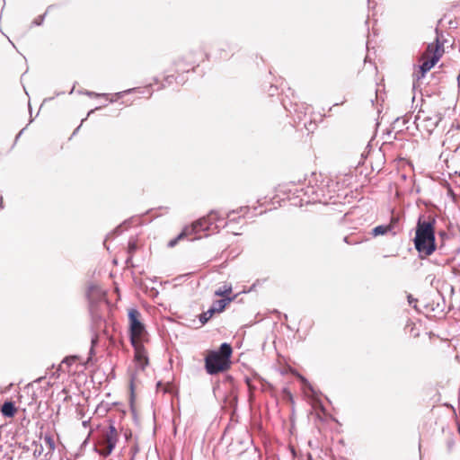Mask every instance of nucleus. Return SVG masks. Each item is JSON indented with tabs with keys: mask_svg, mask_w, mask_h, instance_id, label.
Returning a JSON list of instances; mask_svg holds the SVG:
<instances>
[{
	"mask_svg": "<svg viewBox=\"0 0 460 460\" xmlns=\"http://www.w3.org/2000/svg\"><path fill=\"white\" fill-rule=\"evenodd\" d=\"M174 65L176 66V70L175 72L178 75V76H175V83L177 84H183L185 82H186V79L185 77L183 76V74L184 73H189L190 71V68L188 67H185V58H178L175 62H174ZM192 63H190V64H186V66H191Z\"/></svg>",
	"mask_w": 460,
	"mask_h": 460,
	"instance_id": "13",
	"label": "nucleus"
},
{
	"mask_svg": "<svg viewBox=\"0 0 460 460\" xmlns=\"http://www.w3.org/2000/svg\"><path fill=\"white\" fill-rule=\"evenodd\" d=\"M86 119H83L81 123H83ZM82 124H80L73 132V135H75L76 133H78V130L80 129V127H81Z\"/></svg>",
	"mask_w": 460,
	"mask_h": 460,
	"instance_id": "40",
	"label": "nucleus"
},
{
	"mask_svg": "<svg viewBox=\"0 0 460 460\" xmlns=\"http://www.w3.org/2000/svg\"><path fill=\"white\" fill-rule=\"evenodd\" d=\"M119 440V433L113 421H111L108 428L102 431V436L97 444L95 451L102 456H109L116 447Z\"/></svg>",
	"mask_w": 460,
	"mask_h": 460,
	"instance_id": "4",
	"label": "nucleus"
},
{
	"mask_svg": "<svg viewBox=\"0 0 460 460\" xmlns=\"http://www.w3.org/2000/svg\"><path fill=\"white\" fill-rule=\"evenodd\" d=\"M0 2L2 3L3 6H2V10L4 9V4H5V1L4 0H0Z\"/></svg>",
	"mask_w": 460,
	"mask_h": 460,
	"instance_id": "42",
	"label": "nucleus"
},
{
	"mask_svg": "<svg viewBox=\"0 0 460 460\" xmlns=\"http://www.w3.org/2000/svg\"><path fill=\"white\" fill-rule=\"evenodd\" d=\"M129 324V338L131 341L143 340L146 334L145 324L141 322V314L136 308H130L128 313Z\"/></svg>",
	"mask_w": 460,
	"mask_h": 460,
	"instance_id": "6",
	"label": "nucleus"
},
{
	"mask_svg": "<svg viewBox=\"0 0 460 460\" xmlns=\"http://www.w3.org/2000/svg\"><path fill=\"white\" fill-rule=\"evenodd\" d=\"M101 107H96L95 109H93L91 110L88 113H87V117H89L91 114H93L95 111L97 110H100Z\"/></svg>",
	"mask_w": 460,
	"mask_h": 460,
	"instance_id": "39",
	"label": "nucleus"
},
{
	"mask_svg": "<svg viewBox=\"0 0 460 460\" xmlns=\"http://www.w3.org/2000/svg\"><path fill=\"white\" fill-rule=\"evenodd\" d=\"M249 210V207H241L239 209H237L236 211L235 210H232L230 211L228 214H227V218L229 220V222H235L236 221V218L235 217H233L232 216L234 215V214H238V213H243L245 214L247 211Z\"/></svg>",
	"mask_w": 460,
	"mask_h": 460,
	"instance_id": "23",
	"label": "nucleus"
},
{
	"mask_svg": "<svg viewBox=\"0 0 460 460\" xmlns=\"http://www.w3.org/2000/svg\"><path fill=\"white\" fill-rule=\"evenodd\" d=\"M440 55H438V50L433 54V57L424 60L420 66H418V69L413 73V80L419 81L436 65L438 61Z\"/></svg>",
	"mask_w": 460,
	"mask_h": 460,
	"instance_id": "10",
	"label": "nucleus"
},
{
	"mask_svg": "<svg viewBox=\"0 0 460 460\" xmlns=\"http://www.w3.org/2000/svg\"><path fill=\"white\" fill-rule=\"evenodd\" d=\"M122 226H117L111 234L112 235H119L122 233Z\"/></svg>",
	"mask_w": 460,
	"mask_h": 460,
	"instance_id": "33",
	"label": "nucleus"
},
{
	"mask_svg": "<svg viewBox=\"0 0 460 460\" xmlns=\"http://www.w3.org/2000/svg\"><path fill=\"white\" fill-rule=\"evenodd\" d=\"M246 384H247V385H248V387H249V390H250L251 392H252L253 389H255V388L252 385V384H251V380H250L249 378H246Z\"/></svg>",
	"mask_w": 460,
	"mask_h": 460,
	"instance_id": "36",
	"label": "nucleus"
},
{
	"mask_svg": "<svg viewBox=\"0 0 460 460\" xmlns=\"http://www.w3.org/2000/svg\"><path fill=\"white\" fill-rule=\"evenodd\" d=\"M216 352L218 353L222 357V358L225 359V361L226 360L227 362L230 363V358H231V355L233 352V349H232V347L230 344H228L226 342L222 343L219 347V349Z\"/></svg>",
	"mask_w": 460,
	"mask_h": 460,
	"instance_id": "16",
	"label": "nucleus"
},
{
	"mask_svg": "<svg viewBox=\"0 0 460 460\" xmlns=\"http://www.w3.org/2000/svg\"><path fill=\"white\" fill-rule=\"evenodd\" d=\"M299 379L303 385H305L310 390H313L311 384L308 382V380L305 377H304L303 376H299Z\"/></svg>",
	"mask_w": 460,
	"mask_h": 460,
	"instance_id": "32",
	"label": "nucleus"
},
{
	"mask_svg": "<svg viewBox=\"0 0 460 460\" xmlns=\"http://www.w3.org/2000/svg\"><path fill=\"white\" fill-rule=\"evenodd\" d=\"M433 263L443 266L449 263V259L447 258H440L439 260L432 261Z\"/></svg>",
	"mask_w": 460,
	"mask_h": 460,
	"instance_id": "30",
	"label": "nucleus"
},
{
	"mask_svg": "<svg viewBox=\"0 0 460 460\" xmlns=\"http://www.w3.org/2000/svg\"><path fill=\"white\" fill-rule=\"evenodd\" d=\"M98 343V338L97 336L92 338L91 341V348L89 350V357L87 358L86 361L83 363V365L86 367L89 364H93V356L94 355V346Z\"/></svg>",
	"mask_w": 460,
	"mask_h": 460,
	"instance_id": "20",
	"label": "nucleus"
},
{
	"mask_svg": "<svg viewBox=\"0 0 460 460\" xmlns=\"http://www.w3.org/2000/svg\"><path fill=\"white\" fill-rule=\"evenodd\" d=\"M53 99H54V97H50V98H49V99H45V100H44V102H47V101H49V100H53Z\"/></svg>",
	"mask_w": 460,
	"mask_h": 460,
	"instance_id": "45",
	"label": "nucleus"
},
{
	"mask_svg": "<svg viewBox=\"0 0 460 460\" xmlns=\"http://www.w3.org/2000/svg\"><path fill=\"white\" fill-rule=\"evenodd\" d=\"M281 103L283 108L293 118L295 123H300L303 118L305 117L306 112L302 110H306L307 108H305L303 104L293 103L290 100L286 99H282Z\"/></svg>",
	"mask_w": 460,
	"mask_h": 460,
	"instance_id": "9",
	"label": "nucleus"
},
{
	"mask_svg": "<svg viewBox=\"0 0 460 460\" xmlns=\"http://www.w3.org/2000/svg\"><path fill=\"white\" fill-rule=\"evenodd\" d=\"M131 93H142L141 91V88L140 87H134V88H130V89H128V90H125V91H121V92H118L116 93H114L111 98H110V102H117V100L124 97L125 95L127 94H129Z\"/></svg>",
	"mask_w": 460,
	"mask_h": 460,
	"instance_id": "18",
	"label": "nucleus"
},
{
	"mask_svg": "<svg viewBox=\"0 0 460 460\" xmlns=\"http://www.w3.org/2000/svg\"><path fill=\"white\" fill-rule=\"evenodd\" d=\"M75 85L72 87V89H71V90H70V92H69V94L73 93V92H74V90H75Z\"/></svg>",
	"mask_w": 460,
	"mask_h": 460,
	"instance_id": "44",
	"label": "nucleus"
},
{
	"mask_svg": "<svg viewBox=\"0 0 460 460\" xmlns=\"http://www.w3.org/2000/svg\"><path fill=\"white\" fill-rule=\"evenodd\" d=\"M130 342L135 349V359L137 364L142 370H144L149 361L147 353L142 344V340L131 341Z\"/></svg>",
	"mask_w": 460,
	"mask_h": 460,
	"instance_id": "11",
	"label": "nucleus"
},
{
	"mask_svg": "<svg viewBox=\"0 0 460 460\" xmlns=\"http://www.w3.org/2000/svg\"><path fill=\"white\" fill-rule=\"evenodd\" d=\"M331 184L332 181L330 179H323L322 181L316 180V183L314 185L309 184L301 188L300 191L303 193L301 197V200L305 203H323L328 204L331 199L333 198L331 190Z\"/></svg>",
	"mask_w": 460,
	"mask_h": 460,
	"instance_id": "2",
	"label": "nucleus"
},
{
	"mask_svg": "<svg viewBox=\"0 0 460 460\" xmlns=\"http://www.w3.org/2000/svg\"><path fill=\"white\" fill-rule=\"evenodd\" d=\"M137 243L134 240H129L128 244V253L129 255H133L134 252L137 251Z\"/></svg>",
	"mask_w": 460,
	"mask_h": 460,
	"instance_id": "27",
	"label": "nucleus"
},
{
	"mask_svg": "<svg viewBox=\"0 0 460 460\" xmlns=\"http://www.w3.org/2000/svg\"><path fill=\"white\" fill-rule=\"evenodd\" d=\"M234 298L235 296L213 301L211 306L206 312L199 315V320L201 324H206L216 314L224 312L227 305L234 301Z\"/></svg>",
	"mask_w": 460,
	"mask_h": 460,
	"instance_id": "8",
	"label": "nucleus"
},
{
	"mask_svg": "<svg viewBox=\"0 0 460 460\" xmlns=\"http://www.w3.org/2000/svg\"><path fill=\"white\" fill-rule=\"evenodd\" d=\"M46 14L47 13L39 15L37 18H35L31 22V26H40L45 20Z\"/></svg>",
	"mask_w": 460,
	"mask_h": 460,
	"instance_id": "28",
	"label": "nucleus"
},
{
	"mask_svg": "<svg viewBox=\"0 0 460 460\" xmlns=\"http://www.w3.org/2000/svg\"><path fill=\"white\" fill-rule=\"evenodd\" d=\"M407 300H408L409 305H412V307H413L414 309H416V310H417V303H418V299H417V298H415V297H413V296H412V295L409 294V295L407 296Z\"/></svg>",
	"mask_w": 460,
	"mask_h": 460,
	"instance_id": "29",
	"label": "nucleus"
},
{
	"mask_svg": "<svg viewBox=\"0 0 460 460\" xmlns=\"http://www.w3.org/2000/svg\"><path fill=\"white\" fill-rule=\"evenodd\" d=\"M84 90H78V91H77V93H78V94H84Z\"/></svg>",
	"mask_w": 460,
	"mask_h": 460,
	"instance_id": "43",
	"label": "nucleus"
},
{
	"mask_svg": "<svg viewBox=\"0 0 460 460\" xmlns=\"http://www.w3.org/2000/svg\"><path fill=\"white\" fill-rule=\"evenodd\" d=\"M344 242L348 244H355V243H358V241H354L352 240V238L350 236H345L344 237Z\"/></svg>",
	"mask_w": 460,
	"mask_h": 460,
	"instance_id": "34",
	"label": "nucleus"
},
{
	"mask_svg": "<svg viewBox=\"0 0 460 460\" xmlns=\"http://www.w3.org/2000/svg\"><path fill=\"white\" fill-rule=\"evenodd\" d=\"M32 121H33V119H32V118H31V119H30L29 123H31V122H32Z\"/></svg>",
	"mask_w": 460,
	"mask_h": 460,
	"instance_id": "48",
	"label": "nucleus"
},
{
	"mask_svg": "<svg viewBox=\"0 0 460 460\" xmlns=\"http://www.w3.org/2000/svg\"><path fill=\"white\" fill-rule=\"evenodd\" d=\"M175 82V76L173 75H166L164 79V83L161 85V88H165L166 86H170Z\"/></svg>",
	"mask_w": 460,
	"mask_h": 460,
	"instance_id": "26",
	"label": "nucleus"
},
{
	"mask_svg": "<svg viewBox=\"0 0 460 460\" xmlns=\"http://www.w3.org/2000/svg\"><path fill=\"white\" fill-rule=\"evenodd\" d=\"M44 441L49 447V451L46 453L45 456L47 457L49 455H51L55 450V442L51 435L46 434L44 436Z\"/></svg>",
	"mask_w": 460,
	"mask_h": 460,
	"instance_id": "21",
	"label": "nucleus"
},
{
	"mask_svg": "<svg viewBox=\"0 0 460 460\" xmlns=\"http://www.w3.org/2000/svg\"><path fill=\"white\" fill-rule=\"evenodd\" d=\"M420 119V116L418 114L415 117L414 120V122L417 125V128L421 126L426 131H428L429 133H432L433 130L438 127L439 121L441 120V118L438 115H436L434 118L426 117L420 122H419Z\"/></svg>",
	"mask_w": 460,
	"mask_h": 460,
	"instance_id": "12",
	"label": "nucleus"
},
{
	"mask_svg": "<svg viewBox=\"0 0 460 460\" xmlns=\"http://www.w3.org/2000/svg\"><path fill=\"white\" fill-rule=\"evenodd\" d=\"M1 412L4 417H13L16 413V407L14 402L12 401H5L1 407Z\"/></svg>",
	"mask_w": 460,
	"mask_h": 460,
	"instance_id": "15",
	"label": "nucleus"
},
{
	"mask_svg": "<svg viewBox=\"0 0 460 460\" xmlns=\"http://www.w3.org/2000/svg\"><path fill=\"white\" fill-rule=\"evenodd\" d=\"M31 446H33L35 448L33 450V456L35 459H38L43 453V446L40 441L34 440L31 443Z\"/></svg>",
	"mask_w": 460,
	"mask_h": 460,
	"instance_id": "22",
	"label": "nucleus"
},
{
	"mask_svg": "<svg viewBox=\"0 0 460 460\" xmlns=\"http://www.w3.org/2000/svg\"><path fill=\"white\" fill-rule=\"evenodd\" d=\"M26 129V127L23 128L15 137V139H14V144L18 141V139L21 137L22 134L23 133V131Z\"/></svg>",
	"mask_w": 460,
	"mask_h": 460,
	"instance_id": "35",
	"label": "nucleus"
},
{
	"mask_svg": "<svg viewBox=\"0 0 460 460\" xmlns=\"http://www.w3.org/2000/svg\"><path fill=\"white\" fill-rule=\"evenodd\" d=\"M232 293L231 285H224L215 291V296H221L222 298L230 297L228 295Z\"/></svg>",
	"mask_w": 460,
	"mask_h": 460,
	"instance_id": "19",
	"label": "nucleus"
},
{
	"mask_svg": "<svg viewBox=\"0 0 460 460\" xmlns=\"http://www.w3.org/2000/svg\"><path fill=\"white\" fill-rule=\"evenodd\" d=\"M278 92V88L277 86L271 84L270 87H269V90H268V93L270 96H274Z\"/></svg>",
	"mask_w": 460,
	"mask_h": 460,
	"instance_id": "31",
	"label": "nucleus"
},
{
	"mask_svg": "<svg viewBox=\"0 0 460 460\" xmlns=\"http://www.w3.org/2000/svg\"><path fill=\"white\" fill-rule=\"evenodd\" d=\"M435 225L436 218L431 216L427 218L420 216L418 218L413 243L421 260L430 256L437 250Z\"/></svg>",
	"mask_w": 460,
	"mask_h": 460,
	"instance_id": "1",
	"label": "nucleus"
},
{
	"mask_svg": "<svg viewBox=\"0 0 460 460\" xmlns=\"http://www.w3.org/2000/svg\"><path fill=\"white\" fill-rule=\"evenodd\" d=\"M77 359H79V357L76 356V355H71V356H67L66 357L62 362H61V365H60V369H62L63 366L64 365H66L68 367L73 364L75 363Z\"/></svg>",
	"mask_w": 460,
	"mask_h": 460,
	"instance_id": "24",
	"label": "nucleus"
},
{
	"mask_svg": "<svg viewBox=\"0 0 460 460\" xmlns=\"http://www.w3.org/2000/svg\"><path fill=\"white\" fill-rule=\"evenodd\" d=\"M439 234V236H440L441 238H443V239H444L445 237H447V234L446 232H444V231L439 232V234Z\"/></svg>",
	"mask_w": 460,
	"mask_h": 460,
	"instance_id": "41",
	"label": "nucleus"
},
{
	"mask_svg": "<svg viewBox=\"0 0 460 460\" xmlns=\"http://www.w3.org/2000/svg\"><path fill=\"white\" fill-rule=\"evenodd\" d=\"M85 296L88 301L89 311L90 314H92L93 321H101L102 316L98 313V306L99 304L102 302L105 303L106 305L108 304V302L105 299V293L99 286L95 284H91L88 286L86 289Z\"/></svg>",
	"mask_w": 460,
	"mask_h": 460,
	"instance_id": "5",
	"label": "nucleus"
},
{
	"mask_svg": "<svg viewBox=\"0 0 460 460\" xmlns=\"http://www.w3.org/2000/svg\"><path fill=\"white\" fill-rule=\"evenodd\" d=\"M132 258H133V255H129L128 256V258L126 259V264L127 265H130L131 262H132Z\"/></svg>",
	"mask_w": 460,
	"mask_h": 460,
	"instance_id": "37",
	"label": "nucleus"
},
{
	"mask_svg": "<svg viewBox=\"0 0 460 460\" xmlns=\"http://www.w3.org/2000/svg\"><path fill=\"white\" fill-rule=\"evenodd\" d=\"M62 93H64V92L57 93V94H56V95H57V96H58V95H60V94H62Z\"/></svg>",
	"mask_w": 460,
	"mask_h": 460,
	"instance_id": "46",
	"label": "nucleus"
},
{
	"mask_svg": "<svg viewBox=\"0 0 460 460\" xmlns=\"http://www.w3.org/2000/svg\"><path fill=\"white\" fill-rule=\"evenodd\" d=\"M84 95H86L89 97H96V98L102 97V98H105V99H109V97H110L109 93H98L88 91V90H84Z\"/></svg>",
	"mask_w": 460,
	"mask_h": 460,
	"instance_id": "25",
	"label": "nucleus"
},
{
	"mask_svg": "<svg viewBox=\"0 0 460 460\" xmlns=\"http://www.w3.org/2000/svg\"><path fill=\"white\" fill-rule=\"evenodd\" d=\"M82 425L84 428H87L90 425V420H84Z\"/></svg>",
	"mask_w": 460,
	"mask_h": 460,
	"instance_id": "38",
	"label": "nucleus"
},
{
	"mask_svg": "<svg viewBox=\"0 0 460 460\" xmlns=\"http://www.w3.org/2000/svg\"><path fill=\"white\" fill-rule=\"evenodd\" d=\"M221 221L218 214L215 211H211L208 216L203 217L196 221H194L191 225L186 226L182 232L175 238L172 239L168 243L169 247H173L177 244L178 241L184 236H189L191 234H196L205 231L214 230V228H217V222Z\"/></svg>",
	"mask_w": 460,
	"mask_h": 460,
	"instance_id": "3",
	"label": "nucleus"
},
{
	"mask_svg": "<svg viewBox=\"0 0 460 460\" xmlns=\"http://www.w3.org/2000/svg\"><path fill=\"white\" fill-rule=\"evenodd\" d=\"M393 229H394V226L392 224L379 225L371 230V234L374 237H376L379 235H385L388 233H393V235H395V232H394Z\"/></svg>",
	"mask_w": 460,
	"mask_h": 460,
	"instance_id": "14",
	"label": "nucleus"
},
{
	"mask_svg": "<svg viewBox=\"0 0 460 460\" xmlns=\"http://www.w3.org/2000/svg\"><path fill=\"white\" fill-rule=\"evenodd\" d=\"M230 367V363L226 360L225 361L222 357L215 352L211 351L205 358V369L209 375H217L218 373L224 372L227 370Z\"/></svg>",
	"mask_w": 460,
	"mask_h": 460,
	"instance_id": "7",
	"label": "nucleus"
},
{
	"mask_svg": "<svg viewBox=\"0 0 460 460\" xmlns=\"http://www.w3.org/2000/svg\"><path fill=\"white\" fill-rule=\"evenodd\" d=\"M161 385H162V382H161V381H159V382L157 383V386H161Z\"/></svg>",
	"mask_w": 460,
	"mask_h": 460,
	"instance_id": "47",
	"label": "nucleus"
},
{
	"mask_svg": "<svg viewBox=\"0 0 460 460\" xmlns=\"http://www.w3.org/2000/svg\"><path fill=\"white\" fill-rule=\"evenodd\" d=\"M226 406L233 410V414L235 412L238 403V397L234 392H230L225 398Z\"/></svg>",
	"mask_w": 460,
	"mask_h": 460,
	"instance_id": "17",
	"label": "nucleus"
}]
</instances>
